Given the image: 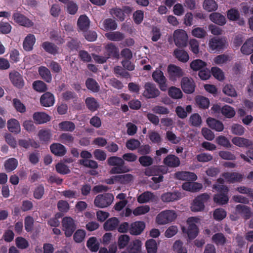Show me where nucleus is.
I'll use <instances>...</instances> for the list:
<instances>
[{"label":"nucleus","instance_id":"13","mask_svg":"<svg viewBox=\"0 0 253 253\" xmlns=\"http://www.w3.org/2000/svg\"><path fill=\"white\" fill-rule=\"evenodd\" d=\"M14 21L21 26L30 27L33 26L34 23L25 15L19 13H14L13 15Z\"/></svg>","mask_w":253,"mask_h":253},{"label":"nucleus","instance_id":"34","mask_svg":"<svg viewBox=\"0 0 253 253\" xmlns=\"http://www.w3.org/2000/svg\"><path fill=\"white\" fill-rule=\"evenodd\" d=\"M105 36L109 40L115 42L121 41L125 38V34L118 31L108 32Z\"/></svg>","mask_w":253,"mask_h":253},{"label":"nucleus","instance_id":"46","mask_svg":"<svg viewBox=\"0 0 253 253\" xmlns=\"http://www.w3.org/2000/svg\"><path fill=\"white\" fill-rule=\"evenodd\" d=\"M18 166V161L14 158H11L5 161L4 167L7 172H11L14 170Z\"/></svg>","mask_w":253,"mask_h":253},{"label":"nucleus","instance_id":"54","mask_svg":"<svg viewBox=\"0 0 253 253\" xmlns=\"http://www.w3.org/2000/svg\"><path fill=\"white\" fill-rule=\"evenodd\" d=\"M230 60V56L225 54H220L215 57L213 61L215 64L222 65Z\"/></svg>","mask_w":253,"mask_h":253},{"label":"nucleus","instance_id":"8","mask_svg":"<svg viewBox=\"0 0 253 253\" xmlns=\"http://www.w3.org/2000/svg\"><path fill=\"white\" fill-rule=\"evenodd\" d=\"M174 42L178 47H184L187 44L188 36L183 30H175L173 33Z\"/></svg>","mask_w":253,"mask_h":253},{"label":"nucleus","instance_id":"48","mask_svg":"<svg viewBox=\"0 0 253 253\" xmlns=\"http://www.w3.org/2000/svg\"><path fill=\"white\" fill-rule=\"evenodd\" d=\"M59 140L66 145H71L74 141L72 134L68 133H63L59 136Z\"/></svg>","mask_w":253,"mask_h":253},{"label":"nucleus","instance_id":"36","mask_svg":"<svg viewBox=\"0 0 253 253\" xmlns=\"http://www.w3.org/2000/svg\"><path fill=\"white\" fill-rule=\"evenodd\" d=\"M42 46L46 52L51 54L55 55L58 53V47L52 42H44Z\"/></svg>","mask_w":253,"mask_h":253},{"label":"nucleus","instance_id":"11","mask_svg":"<svg viewBox=\"0 0 253 253\" xmlns=\"http://www.w3.org/2000/svg\"><path fill=\"white\" fill-rule=\"evenodd\" d=\"M144 96L147 98H156L159 96L160 92L156 85L151 83L148 82L145 84Z\"/></svg>","mask_w":253,"mask_h":253},{"label":"nucleus","instance_id":"1","mask_svg":"<svg viewBox=\"0 0 253 253\" xmlns=\"http://www.w3.org/2000/svg\"><path fill=\"white\" fill-rule=\"evenodd\" d=\"M107 163L113 167L109 173L111 174L126 173L130 171V169L125 166V161L123 158L117 156H112L107 159Z\"/></svg>","mask_w":253,"mask_h":253},{"label":"nucleus","instance_id":"31","mask_svg":"<svg viewBox=\"0 0 253 253\" xmlns=\"http://www.w3.org/2000/svg\"><path fill=\"white\" fill-rule=\"evenodd\" d=\"M164 163L169 167H177L180 165V160L175 156L169 155L164 160Z\"/></svg>","mask_w":253,"mask_h":253},{"label":"nucleus","instance_id":"63","mask_svg":"<svg viewBox=\"0 0 253 253\" xmlns=\"http://www.w3.org/2000/svg\"><path fill=\"white\" fill-rule=\"evenodd\" d=\"M55 169L58 173L62 174H66L70 172L68 167L63 163H59L56 164Z\"/></svg>","mask_w":253,"mask_h":253},{"label":"nucleus","instance_id":"55","mask_svg":"<svg viewBox=\"0 0 253 253\" xmlns=\"http://www.w3.org/2000/svg\"><path fill=\"white\" fill-rule=\"evenodd\" d=\"M145 246L148 253H157V246L155 240L150 239L148 240Z\"/></svg>","mask_w":253,"mask_h":253},{"label":"nucleus","instance_id":"62","mask_svg":"<svg viewBox=\"0 0 253 253\" xmlns=\"http://www.w3.org/2000/svg\"><path fill=\"white\" fill-rule=\"evenodd\" d=\"M214 201L220 205H224L227 203L228 197L224 194H218L215 195L213 198Z\"/></svg>","mask_w":253,"mask_h":253},{"label":"nucleus","instance_id":"7","mask_svg":"<svg viewBox=\"0 0 253 253\" xmlns=\"http://www.w3.org/2000/svg\"><path fill=\"white\" fill-rule=\"evenodd\" d=\"M62 225L63 230L65 231V236L71 237L76 230V224L74 220L70 217H64L62 219Z\"/></svg>","mask_w":253,"mask_h":253},{"label":"nucleus","instance_id":"64","mask_svg":"<svg viewBox=\"0 0 253 253\" xmlns=\"http://www.w3.org/2000/svg\"><path fill=\"white\" fill-rule=\"evenodd\" d=\"M13 104L17 111L21 113H23L26 112V109L25 106L21 102L19 99L17 98L13 99Z\"/></svg>","mask_w":253,"mask_h":253},{"label":"nucleus","instance_id":"40","mask_svg":"<svg viewBox=\"0 0 253 253\" xmlns=\"http://www.w3.org/2000/svg\"><path fill=\"white\" fill-rule=\"evenodd\" d=\"M203 7L206 11L212 12L217 9L218 4L215 0H204Z\"/></svg>","mask_w":253,"mask_h":253},{"label":"nucleus","instance_id":"52","mask_svg":"<svg viewBox=\"0 0 253 253\" xmlns=\"http://www.w3.org/2000/svg\"><path fill=\"white\" fill-rule=\"evenodd\" d=\"M130 240L128 235L123 234L120 235L118 240V246L119 249H122L127 246Z\"/></svg>","mask_w":253,"mask_h":253},{"label":"nucleus","instance_id":"42","mask_svg":"<svg viewBox=\"0 0 253 253\" xmlns=\"http://www.w3.org/2000/svg\"><path fill=\"white\" fill-rule=\"evenodd\" d=\"M105 48L108 53L109 56H112L114 57L119 58V50L117 47L113 43H110L107 44Z\"/></svg>","mask_w":253,"mask_h":253},{"label":"nucleus","instance_id":"50","mask_svg":"<svg viewBox=\"0 0 253 253\" xmlns=\"http://www.w3.org/2000/svg\"><path fill=\"white\" fill-rule=\"evenodd\" d=\"M168 94L171 98L175 99H180L183 96L181 90L175 86H171L169 89Z\"/></svg>","mask_w":253,"mask_h":253},{"label":"nucleus","instance_id":"44","mask_svg":"<svg viewBox=\"0 0 253 253\" xmlns=\"http://www.w3.org/2000/svg\"><path fill=\"white\" fill-rule=\"evenodd\" d=\"M59 128L60 130L64 131L72 132L75 128V124L70 121H63L58 125Z\"/></svg>","mask_w":253,"mask_h":253},{"label":"nucleus","instance_id":"17","mask_svg":"<svg viewBox=\"0 0 253 253\" xmlns=\"http://www.w3.org/2000/svg\"><path fill=\"white\" fill-rule=\"evenodd\" d=\"M54 96L49 92L43 93L40 98L41 105L46 107L52 106L54 104Z\"/></svg>","mask_w":253,"mask_h":253},{"label":"nucleus","instance_id":"26","mask_svg":"<svg viewBox=\"0 0 253 253\" xmlns=\"http://www.w3.org/2000/svg\"><path fill=\"white\" fill-rule=\"evenodd\" d=\"M7 128L8 130L15 134L20 132V126L19 122L15 119H10L7 121Z\"/></svg>","mask_w":253,"mask_h":253},{"label":"nucleus","instance_id":"32","mask_svg":"<svg viewBox=\"0 0 253 253\" xmlns=\"http://www.w3.org/2000/svg\"><path fill=\"white\" fill-rule=\"evenodd\" d=\"M237 212L243 215L245 219H249L252 215V212L249 207L244 205H238L236 207Z\"/></svg>","mask_w":253,"mask_h":253},{"label":"nucleus","instance_id":"58","mask_svg":"<svg viewBox=\"0 0 253 253\" xmlns=\"http://www.w3.org/2000/svg\"><path fill=\"white\" fill-rule=\"evenodd\" d=\"M44 194V188L42 184L37 186L33 192V196L36 199H41Z\"/></svg>","mask_w":253,"mask_h":253},{"label":"nucleus","instance_id":"30","mask_svg":"<svg viewBox=\"0 0 253 253\" xmlns=\"http://www.w3.org/2000/svg\"><path fill=\"white\" fill-rule=\"evenodd\" d=\"M173 54L178 60L183 63L187 62L189 59L188 53L183 49L176 48L174 50Z\"/></svg>","mask_w":253,"mask_h":253},{"label":"nucleus","instance_id":"59","mask_svg":"<svg viewBox=\"0 0 253 253\" xmlns=\"http://www.w3.org/2000/svg\"><path fill=\"white\" fill-rule=\"evenodd\" d=\"M90 25V21L85 15L80 16V30L85 31L88 29Z\"/></svg>","mask_w":253,"mask_h":253},{"label":"nucleus","instance_id":"22","mask_svg":"<svg viewBox=\"0 0 253 253\" xmlns=\"http://www.w3.org/2000/svg\"><path fill=\"white\" fill-rule=\"evenodd\" d=\"M176 178L181 180L195 181L197 179L196 175L193 172L178 171L175 173Z\"/></svg>","mask_w":253,"mask_h":253},{"label":"nucleus","instance_id":"12","mask_svg":"<svg viewBox=\"0 0 253 253\" xmlns=\"http://www.w3.org/2000/svg\"><path fill=\"white\" fill-rule=\"evenodd\" d=\"M180 84L182 89L186 93L190 94L195 90V84L192 78L183 77L181 80Z\"/></svg>","mask_w":253,"mask_h":253},{"label":"nucleus","instance_id":"38","mask_svg":"<svg viewBox=\"0 0 253 253\" xmlns=\"http://www.w3.org/2000/svg\"><path fill=\"white\" fill-rule=\"evenodd\" d=\"M87 88L93 92L97 93L100 90V86L97 82L92 78H88L85 82Z\"/></svg>","mask_w":253,"mask_h":253},{"label":"nucleus","instance_id":"61","mask_svg":"<svg viewBox=\"0 0 253 253\" xmlns=\"http://www.w3.org/2000/svg\"><path fill=\"white\" fill-rule=\"evenodd\" d=\"M16 245L20 249H25L29 247L28 242L23 237H18L15 239Z\"/></svg>","mask_w":253,"mask_h":253},{"label":"nucleus","instance_id":"24","mask_svg":"<svg viewBox=\"0 0 253 253\" xmlns=\"http://www.w3.org/2000/svg\"><path fill=\"white\" fill-rule=\"evenodd\" d=\"M51 152L57 156H63L66 153L65 147L60 143H53L50 146Z\"/></svg>","mask_w":253,"mask_h":253},{"label":"nucleus","instance_id":"27","mask_svg":"<svg viewBox=\"0 0 253 253\" xmlns=\"http://www.w3.org/2000/svg\"><path fill=\"white\" fill-rule=\"evenodd\" d=\"M209 18L212 22L221 26L224 25L226 22L225 16L218 12L212 13Z\"/></svg>","mask_w":253,"mask_h":253},{"label":"nucleus","instance_id":"20","mask_svg":"<svg viewBox=\"0 0 253 253\" xmlns=\"http://www.w3.org/2000/svg\"><path fill=\"white\" fill-rule=\"evenodd\" d=\"M33 118L37 124H42L49 122L50 117L44 112H35L33 115Z\"/></svg>","mask_w":253,"mask_h":253},{"label":"nucleus","instance_id":"60","mask_svg":"<svg viewBox=\"0 0 253 253\" xmlns=\"http://www.w3.org/2000/svg\"><path fill=\"white\" fill-rule=\"evenodd\" d=\"M216 142L219 145L226 148H229L231 146V144L229 140L224 136L220 135L215 139Z\"/></svg>","mask_w":253,"mask_h":253},{"label":"nucleus","instance_id":"41","mask_svg":"<svg viewBox=\"0 0 253 253\" xmlns=\"http://www.w3.org/2000/svg\"><path fill=\"white\" fill-rule=\"evenodd\" d=\"M212 241L217 246H223L227 240L224 235L222 233L214 234L211 238Z\"/></svg>","mask_w":253,"mask_h":253},{"label":"nucleus","instance_id":"25","mask_svg":"<svg viewBox=\"0 0 253 253\" xmlns=\"http://www.w3.org/2000/svg\"><path fill=\"white\" fill-rule=\"evenodd\" d=\"M182 187L185 190L197 192L203 188V185L202 184L197 182H186L182 184Z\"/></svg>","mask_w":253,"mask_h":253},{"label":"nucleus","instance_id":"57","mask_svg":"<svg viewBox=\"0 0 253 253\" xmlns=\"http://www.w3.org/2000/svg\"><path fill=\"white\" fill-rule=\"evenodd\" d=\"M196 102L200 108L203 109L208 108L210 104L209 99L202 96H197L196 98Z\"/></svg>","mask_w":253,"mask_h":253},{"label":"nucleus","instance_id":"23","mask_svg":"<svg viewBox=\"0 0 253 253\" xmlns=\"http://www.w3.org/2000/svg\"><path fill=\"white\" fill-rule=\"evenodd\" d=\"M38 135L40 140L45 143L50 142L52 137L51 130L46 128L40 130Z\"/></svg>","mask_w":253,"mask_h":253},{"label":"nucleus","instance_id":"18","mask_svg":"<svg viewBox=\"0 0 253 253\" xmlns=\"http://www.w3.org/2000/svg\"><path fill=\"white\" fill-rule=\"evenodd\" d=\"M181 197V194L180 192L175 191L163 194L161 196V199L165 203H169L178 200Z\"/></svg>","mask_w":253,"mask_h":253},{"label":"nucleus","instance_id":"47","mask_svg":"<svg viewBox=\"0 0 253 253\" xmlns=\"http://www.w3.org/2000/svg\"><path fill=\"white\" fill-rule=\"evenodd\" d=\"M85 104L87 108L92 111L97 110L99 105L97 100L93 97H87L85 99Z\"/></svg>","mask_w":253,"mask_h":253},{"label":"nucleus","instance_id":"19","mask_svg":"<svg viewBox=\"0 0 253 253\" xmlns=\"http://www.w3.org/2000/svg\"><path fill=\"white\" fill-rule=\"evenodd\" d=\"M36 41L35 36L33 34H29L27 35L23 41V49L27 51H31L33 48Z\"/></svg>","mask_w":253,"mask_h":253},{"label":"nucleus","instance_id":"37","mask_svg":"<svg viewBox=\"0 0 253 253\" xmlns=\"http://www.w3.org/2000/svg\"><path fill=\"white\" fill-rule=\"evenodd\" d=\"M39 74L42 78L47 83H50L52 80L51 74L49 70L45 67L41 66L39 68Z\"/></svg>","mask_w":253,"mask_h":253},{"label":"nucleus","instance_id":"53","mask_svg":"<svg viewBox=\"0 0 253 253\" xmlns=\"http://www.w3.org/2000/svg\"><path fill=\"white\" fill-rule=\"evenodd\" d=\"M173 250L176 253H187V249L183 246V243L179 240H176L173 244Z\"/></svg>","mask_w":253,"mask_h":253},{"label":"nucleus","instance_id":"9","mask_svg":"<svg viewBox=\"0 0 253 253\" xmlns=\"http://www.w3.org/2000/svg\"><path fill=\"white\" fill-rule=\"evenodd\" d=\"M152 78L154 81L158 84L161 90L166 91L168 87L167 84V79L162 71L160 70L155 71L152 74Z\"/></svg>","mask_w":253,"mask_h":253},{"label":"nucleus","instance_id":"10","mask_svg":"<svg viewBox=\"0 0 253 253\" xmlns=\"http://www.w3.org/2000/svg\"><path fill=\"white\" fill-rule=\"evenodd\" d=\"M169 77L170 80L174 81L184 75L182 69L174 64H169L167 69Z\"/></svg>","mask_w":253,"mask_h":253},{"label":"nucleus","instance_id":"5","mask_svg":"<svg viewBox=\"0 0 253 253\" xmlns=\"http://www.w3.org/2000/svg\"><path fill=\"white\" fill-rule=\"evenodd\" d=\"M176 217V214L174 211L167 210L158 214L156 217V222L159 224H166L171 222Z\"/></svg>","mask_w":253,"mask_h":253},{"label":"nucleus","instance_id":"49","mask_svg":"<svg viewBox=\"0 0 253 253\" xmlns=\"http://www.w3.org/2000/svg\"><path fill=\"white\" fill-rule=\"evenodd\" d=\"M117 26L116 21L111 18L104 20L103 23V28L107 31L115 30L117 29Z\"/></svg>","mask_w":253,"mask_h":253},{"label":"nucleus","instance_id":"21","mask_svg":"<svg viewBox=\"0 0 253 253\" xmlns=\"http://www.w3.org/2000/svg\"><path fill=\"white\" fill-rule=\"evenodd\" d=\"M232 142L240 147H248L253 145L252 140L244 137H235L232 138Z\"/></svg>","mask_w":253,"mask_h":253},{"label":"nucleus","instance_id":"43","mask_svg":"<svg viewBox=\"0 0 253 253\" xmlns=\"http://www.w3.org/2000/svg\"><path fill=\"white\" fill-rule=\"evenodd\" d=\"M207 64L206 62L200 59H196L192 61L190 64V67L191 69L194 71H200L202 69L205 68Z\"/></svg>","mask_w":253,"mask_h":253},{"label":"nucleus","instance_id":"28","mask_svg":"<svg viewBox=\"0 0 253 253\" xmlns=\"http://www.w3.org/2000/svg\"><path fill=\"white\" fill-rule=\"evenodd\" d=\"M209 126L213 129L217 131H221L224 129V126L222 122L214 119L209 118L207 120Z\"/></svg>","mask_w":253,"mask_h":253},{"label":"nucleus","instance_id":"35","mask_svg":"<svg viewBox=\"0 0 253 253\" xmlns=\"http://www.w3.org/2000/svg\"><path fill=\"white\" fill-rule=\"evenodd\" d=\"M241 52L246 55H249L253 52V37L248 39L241 48Z\"/></svg>","mask_w":253,"mask_h":253},{"label":"nucleus","instance_id":"14","mask_svg":"<svg viewBox=\"0 0 253 253\" xmlns=\"http://www.w3.org/2000/svg\"><path fill=\"white\" fill-rule=\"evenodd\" d=\"M9 79L14 86L22 88L24 85V82L21 75L17 71H13L9 73Z\"/></svg>","mask_w":253,"mask_h":253},{"label":"nucleus","instance_id":"45","mask_svg":"<svg viewBox=\"0 0 253 253\" xmlns=\"http://www.w3.org/2000/svg\"><path fill=\"white\" fill-rule=\"evenodd\" d=\"M155 199V196L153 193L149 191L144 192L137 197L138 203L142 204L149 202Z\"/></svg>","mask_w":253,"mask_h":253},{"label":"nucleus","instance_id":"29","mask_svg":"<svg viewBox=\"0 0 253 253\" xmlns=\"http://www.w3.org/2000/svg\"><path fill=\"white\" fill-rule=\"evenodd\" d=\"M119 221L116 217H112L108 219L103 225L106 231H113L118 226Z\"/></svg>","mask_w":253,"mask_h":253},{"label":"nucleus","instance_id":"4","mask_svg":"<svg viewBox=\"0 0 253 253\" xmlns=\"http://www.w3.org/2000/svg\"><path fill=\"white\" fill-rule=\"evenodd\" d=\"M114 200V196L110 193L97 195L94 199V205L99 208H104L110 205Z\"/></svg>","mask_w":253,"mask_h":253},{"label":"nucleus","instance_id":"15","mask_svg":"<svg viewBox=\"0 0 253 253\" xmlns=\"http://www.w3.org/2000/svg\"><path fill=\"white\" fill-rule=\"evenodd\" d=\"M222 176L225 179L227 182L234 183L241 182L243 179V175L241 173L236 172H224L222 174Z\"/></svg>","mask_w":253,"mask_h":253},{"label":"nucleus","instance_id":"3","mask_svg":"<svg viewBox=\"0 0 253 253\" xmlns=\"http://www.w3.org/2000/svg\"><path fill=\"white\" fill-rule=\"evenodd\" d=\"M226 44L227 42L225 38L214 37L209 40L208 45L211 51L219 52L226 47Z\"/></svg>","mask_w":253,"mask_h":253},{"label":"nucleus","instance_id":"16","mask_svg":"<svg viewBox=\"0 0 253 253\" xmlns=\"http://www.w3.org/2000/svg\"><path fill=\"white\" fill-rule=\"evenodd\" d=\"M145 224L143 221H136L132 223L130 225L129 233L131 235H138L140 234L144 230Z\"/></svg>","mask_w":253,"mask_h":253},{"label":"nucleus","instance_id":"2","mask_svg":"<svg viewBox=\"0 0 253 253\" xmlns=\"http://www.w3.org/2000/svg\"><path fill=\"white\" fill-rule=\"evenodd\" d=\"M199 221V219L196 217H190L188 218L187 220L188 225V228L183 227L182 230L183 232H185L187 234L188 237L189 239H194L198 235V229L195 223Z\"/></svg>","mask_w":253,"mask_h":253},{"label":"nucleus","instance_id":"39","mask_svg":"<svg viewBox=\"0 0 253 253\" xmlns=\"http://www.w3.org/2000/svg\"><path fill=\"white\" fill-rule=\"evenodd\" d=\"M141 242L139 240H135L130 243L127 248L129 253H140L141 251Z\"/></svg>","mask_w":253,"mask_h":253},{"label":"nucleus","instance_id":"51","mask_svg":"<svg viewBox=\"0 0 253 253\" xmlns=\"http://www.w3.org/2000/svg\"><path fill=\"white\" fill-rule=\"evenodd\" d=\"M221 114L227 118H232L235 115V111L229 105H224L221 108Z\"/></svg>","mask_w":253,"mask_h":253},{"label":"nucleus","instance_id":"6","mask_svg":"<svg viewBox=\"0 0 253 253\" xmlns=\"http://www.w3.org/2000/svg\"><path fill=\"white\" fill-rule=\"evenodd\" d=\"M210 198V195L207 193L202 194L197 196L193 201L191 208V210L193 211H198L204 210L205 208L204 203L207 202Z\"/></svg>","mask_w":253,"mask_h":253},{"label":"nucleus","instance_id":"33","mask_svg":"<svg viewBox=\"0 0 253 253\" xmlns=\"http://www.w3.org/2000/svg\"><path fill=\"white\" fill-rule=\"evenodd\" d=\"M133 178V175L130 173L115 176V182H118L123 184H126L132 182Z\"/></svg>","mask_w":253,"mask_h":253},{"label":"nucleus","instance_id":"56","mask_svg":"<svg viewBox=\"0 0 253 253\" xmlns=\"http://www.w3.org/2000/svg\"><path fill=\"white\" fill-rule=\"evenodd\" d=\"M33 88L40 92H43L46 90L47 85L46 84L42 81H36L33 83Z\"/></svg>","mask_w":253,"mask_h":253}]
</instances>
